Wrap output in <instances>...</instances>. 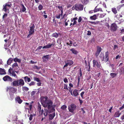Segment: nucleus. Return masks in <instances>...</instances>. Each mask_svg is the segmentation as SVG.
I'll use <instances>...</instances> for the list:
<instances>
[{
    "instance_id": "obj_1",
    "label": "nucleus",
    "mask_w": 124,
    "mask_h": 124,
    "mask_svg": "<svg viewBox=\"0 0 124 124\" xmlns=\"http://www.w3.org/2000/svg\"><path fill=\"white\" fill-rule=\"evenodd\" d=\"M48 98L46 96H41L40 98V101L44 107H47V109H49L50 107H52L53 102L51 100H48Z\"/></svg>"
},
{
    "instance_id": "obj_2",
    "label": "nucleus",
    "mask_w": 124,
    "mask_h": 124,
    "mask_svg": "<svg viewBox=\"0 0 124 124\" xmlns=\"http://www.w3.org/2000/svg\"><path fill=\"white\" fill-rule=\"evenodd\" d=\"M17 89L14 87H10L9 94L10 97L12 98V99L14 97V93L16 94L17 93Z\"/></svg>"
},
{
    "instance_id": "obj_3",
    "label": "nucleus",
    "mask_w": 124,
    "mask_h": 124,
    "mask_svg": "<svg viewBox=\"0 0 124 124\" xmlns=\"http://www.w3.org/2000/svg\"><path fill=\"white\" fill-rule=\"evenodd\" d=\"M55 110L54 108L53 107H50L49 109H46L45 110V111L44 113V115L45 116H47L48 113H50L53 112Z\"/></svg>"
},
{
    "instance_id": "obj_4",
    "label": "nucleus",
    "mask_w": 124,
    "mask_h": 124,
    "mask_svg": "<svg viewBox=\"0 0 124 124\" xmlns=\"http://www.w3.org/2000/svg\"><path fill=\"white\" fill-rule=\"evenodd\" d=\"M84 6L83 5L80 4H76L75 5V9L77 11H81L83 10Z\"/></svg>"
},
{
    "instance_id": "obj_5",
    "label": "nucleus",
    "mask_w": 124,
    "mask_h": 124,
    "mask_svg": "<svg viewBox=\"0 0 124 124\" xmlns=\"http://www.w3.org/2000/svg\"><path fill=\"white\" fill-rule=\"evenodd\" d=\"M93 67H96L98 68L101 69L102 66L100 62H98L96 60H93Z\"/></svg>"
},
{
    "instance_id": "obj_6",
    "label": "nucleus",
    "mask_w": 124,
    "mask_h": 124,
    "mask_svg": "<svg viewBox=\"0 0 124 124\" xmlns=\"http://www.w3.org/2000/svg\"><path fill=\"white\" fill-rule=\"evenodd\" d=\"M76 106L74 104L72 103L68 107L69 111L71 113H73L76 110Z\"/></svg>"
},
{
    "instance_id": "obj_7",
    "label": "nucleus",
    "mask_w": 124,
    "mask_h": 124,
    "mask_svg": "<svg viewBox=\"0 0 124 124\" xmlns=\"http://www.w3.org/2000/svg\"><path fill=\"white\" fill-rule=\"evenodd\" d=\"M103 57L101 59L102 61H104L105 62H107L109 60V53L108 51L105 53V54L104 56L103 54Z\"/></svg>"
},
{
    "instance_id": "obj_8",
    "label": "nucleus",
    "mask_w": 124,
    "mask_h": 124,
    "mask_svg": "<svg viewBox=\"0 0 124 124\" xmlns=\"http://www.w3.org/2000/svg\"><path fill=\"white\" fill-rule=\"evenodd\" d=\"M52 40L53 41V42L51 44H50V43L45 46H44L43 47V48H50L52 46H54L55 44V41L54 39H53Z\"/></svg>"
},
{
    "instance_id": "obj_9",
    "label": "nucleus",
    "mask_w": 124,
    "mask_h": 124,
    "mask_svg": "<svg viewBox=\"0 0 124 124\" xmlns=\"http://www.w3.org/2000/svg\"><path fill=\"white\" fill-rule=\"evenodd\" d=\"M31 26L30 25V29L29 31V33H30V34H32L34 32V29L35 28V26L34 24L33 23H31Z\"/></svg>"
},
{
    "instance_id": "obj_10",
    "label": "nucleus",
    "mask_w": 124,
    "mask_h": 124,
    "mask_svg": "<svg viewBox=\"0 0 124 124\" xmlns=\"http://www.w3.org/2000/svg\"><path fill=\"white\" fill-rule=\"evenodd\" d=\"M8 3H6L5 5H3V10L5 12H6L7 10H9V8L11 6V4H9Z\"/></svg>"
},
{
    "instance_id": "obj_11",
    "label": "nucleus",
    "mask_w": 124,
    "mask_h": 124,
    "mask_svg": "<svg viewBox=\"0 0 124 124\" xmlns=\"http://www.w3.org/2000/svg\"><path fill=\"white\" fill-rule=\"evenodd\" d=\"M69 91L70 92L71 95L73 96L74 95L75 97H76L79 94L78 93V90L77 89L74 90L72 93V90H69Z\"/></svg>"
},
{
    "instance_id": "obj_12",
    "label": "nucleus",
    "mask_w": 124,
    "mask_h": 124,
    "mask_svg": "<svg viewBox=\"0 0 124 124\" xmlns=\"http://www.w3.org/2000/svg\"><path fill=\"white\" fill-rule=\"evenodd\" d=\"M117 28L116 24L115 23H112L110 27V30L112 31H116Z\"/></svg>"
},
{
    "instance_id": "obj_13",
    "label": "nucleus",
    "mask_w": 124,
    "mask_h": 124,
    "mask_svg": "<svg viewBox=\"0 0 124 124\" xmlns=\"http://www.w3.org/2000/svg\"><path fill=\"white\" fill-rule=\"evenodd\" d=\"M3 79L5 81H10L12 82L13 81L12 79L8 75H6L3 77Z\"/></svg>"
},
{
    "instance_id": "obj_14",
    "label": "nucleus",
    "mask_w": 124,
    "mask_h": 124,
    "mask_svg": "<svg viewBox=\"0 0 124 124\" xmlns=\"http://www.w3.org/2000/svg\"><path fill=\"white\" fill-rule=\"evenodd\" d=\"M97 50L95 53V55L96 57H97L98 56L100 52L101 51L102 49L101 47L98 46L97 47Z\"/></svg>"
},
{
    "instance_id": "obj_15",
    "label": "nucleus",
    "mask_w": 124,
    "mask_h": 124,
    "mask_svg": "<svg viewBox=\"0 0 124 124\" xmlns=\"http://www.w3.org/2000/svg\"><path fill=\"white\" fill-rule=\"evenodd\" d=\"M19 81L18 80H15L13 81L11 83V85L13 86L17 87L19 86Z\"/></svg>"
},
{
    "instance_id": "obj_16",
    "label": "nucleus",
    "mask_w": 124,
    "mask_h": 124,
    "mask_svg": "<svg viewBox=\"0 0 124 124\" xmlns=\"http://www.w3.org/2000/svg\"><path fill=\"white\" fill-rule=\"evenodd\" d=\"M49 58V55H44L42 57L43 61L44 62H46L48 60Z\"/></svg>"
},
{
    "instance_id": "obj_17",
    "label": "nucleus",
    "mask_w": 124,
    "mask_h": 124,
    "mask_svg": "<svg viewBox=\"0 0 124 124\" xmlns=\"http://www.w3.org/2000/svg\"><path fill=\"white\" fill-rule=\"evenodd\" d=\"M33 102H32L30 104H29V103H25V105L26 106V107H29V108H27V109L28 110H31L32 106V105L31 104V103Z\"/></svg>"
},
{
    "instance_id": "obj_18",
    "label": "nucleus",
    "mask_w": 124,
    "mask_h": 124,
    "mask_svg": "<svg viewBox=\"0 0 124 124\" xmlns=\"http://www.w3.org/2000/svg\"><path fill=\"white\" fill-rule=\"evenodd\" d=\"M18 80L19 81V86H23L24 85V82L23 79H20Z\"/></svg>"
},
{
    "instance_id": "obj_19",
    "label": "nucleus",
    "mask_w": 124,
    "mask_h": 124,
    "mask_svg": "<svg viewBox=\"0 0 124 124\" xmlns=\"http://www.w3.org/2000/svg\"><path fill=\"white\" fill-rule=\"evenodd\" d=\"M55 116V114L54 113L50 114L49 115V121L53 119Z\"/></svg>"
},
{
    "instance_id": "obj_20",
    "label": "nucleus",
    "mask_w": 124,
    "mask_h": 124,
    "mask_svg": "<svg viewBox=\"0 0 124 124\" xmlns=\"http://www.w3.org/2000/svg\"><path fill=\"white\" fill-rule=\"evenodd\" d=\"M16 100L19 104H21L23 101L22 100H21L19 96H18L16 98Z\"/></svg>"
},
{
    "instance_id": "obj_21",
    "label": "nucleus",
    "mask_w": 124,
    "mask_h": 124,
    "mask_svg": "<svg viewBox=\"0 0 124 124\" xmlns=\"http://www.w3.org/2000/svg\"><path fill=\"white\" fill-rule=\"evenodd\" d=\"M6 73L5 71V70L1 68H0V74L1 75H3L6 74Z\"/></svg>"
},
{
    "instance_id": "obj_22",
    "label": "nucleus",
    "mask_w": 124,
    "mask_h": 124,
    "mask_svg": "<svg viewBox=\"0 0 124 124\" xmlns=\"http://www.w3.org/2000/svg\"><path fill=\"white\" fill-rule=\"evenodd\" d=\"M121 113H119V111H117L115 112L114 115V116L115 117H118L121 115Z\"/></svg>"
},
{
    "instance_id": "obj_23",
    "label": "nucleus",
    "mask_w": 124,
    "mask_h": 124,
    "mask_svg": "<svg viewBox=\"0 0 124 124\" xmlns=\"http://www.w3.org/2000/svg\"><path fill=\"white\" fill-rule=\"evenodd\" d=\"M70 50L72 52L73 54H76L78 53V52L74 48L70 49Z\"/></svg>"
},
{
    "instance_id": "obj_24",
    "label": "nucleus",
    "mask_w": 124,
    "mask_h": 124,
    "mask_svg": "<svg viewBox=\"0 0 124 124\" xmlns=\"http://www.w3.org/2000/svg\"><path fill=\"white\" fill-rule=\"evenodd\" d=\"M13 61V59L10 58L9 59L7 62V63L8 65H10L12 62Z\"/></svg>"
},
{
    "instance_id": "obj_25",
    "label": "nucleus",
    "mask_w": 124,
    "mask_h": 124,
    "mask_svg": "<svg viewBox=\"0 0 124 124\" xmlns=\"http://www.w3.org/2000/svg\"><path fill=\"white\" fill-rule=\"evenodd\" d=\"M120 74L122 75L124 74V67H122L120 69L119 71Z\"/></svg>"
},
{
    "instance_id": "obj_26",
    "label": "nucleus",
    "mask_w": 124,
    "mask_h": 124,
    "mask_svg": "<svg viewBox=\"0 0 124 124\" xmlns=\"http://www.w3.org/2000/svg\"><path fill=\"white\" fill-rule=\"evenodd\" d=\"M13 60L15 62H17L19 63H20L21 61V60L18 59L17 57L14 58Z\"/></svg>"
},
{
    "instance_id": "obj_27",
    "label": "nucleus",
    "mask_w": 124,
    "mask_h": 124,
    "mask_svg": "<svg viewBox=\"0 0 124 124\" xmlns=\"http://www.w3.org/2000/svg\"><path fill=\"white\" fill-rule=\"evenodd\" d=\"M12 69H13L15 67H18V66L17 62H15L14 63L12 66Z\"/></svg>"
},
{
    "instance_id": "obj_28",
    "label": "nucleus",
    "mask_w": 124,
    "mask_h": 124,
    "mask_svg": "<svg viewBox=\"0 0 124 124\" xmlns=\"http://www.w3.org/2000/svg\"><path fill=\"white\" fill-rule=\"evenodd\" d=\"M33 79L34 81H36L38 82H39L41 81V80L39 78L34 77H33Z\"/></svg>"
},
{
    "instance_id": "obj_29",
    "label": "nucleus",
    "mask_w": 124,
    "mask_h": 124,
    "mask_svg": "<svg viewBox=\"0 0 124 124\" xmlns=\"http://www.w3.org/2000/svg\"><path fill=\"white\" fill-rule=\"evenodd\" d=\"M117 74L116 73H110V75L112 78H113L116 76Z\"/></svg>"
},
{
    "instance_id": "obj_30",
    "label": "nucleus",
    "mask_w": 124,
    "mask_h": 124,
    "mask_svg": "<svg viewBox=\"0 0 124 124\" xmlns=\"http://www.w3.org/2000/svg\"><path fill=\"white\" fill-rule=\"evenodd\" d=\"M52 36L53 37L57 38L58 36V34L57 33L55 32L53 33L52 35Z\"/></svg>"
},
{
    "instance_id": "obj_31",
    "label": "nucleus",
    "mask_w": 124,
    "mask_h": 124,
    "mask_svg": "<svg viewBox=\"0 0 124 124\" xmlns=\"http://www.w3.org/2000/svg\"><path fill=\"white\" fill-rule=\"evenodd\" d=\"M22 90L23 91H27L29 90V88L26 86H23L22 87Z\"/></svg>"
},
{
    "instance_id": "obj_32",
    "label": "nucleus",
    "mask_w": 124,
    "mask_h": 124,
    "mask_svg": "<svg viewBox=\"0 0 124 124\" xmlns=\"http://www.w3.org/2000/svg\"><path fill=\"white\" fill-rule=\"evenodd\" d=\"M112 12L115 14L116 15V14L117 13V11L116 9L115 8H112Z\"/></svg>"
},
{
    "instance_id": "obj_33",
    "label": "nucleus",
    "mask_w": 124,
    "mask_h": 124,
    "mask_svg": "<svg viewBox=\"0 0 124 124\" xmlns=\"http://www.w3.org/2000/svg\"><path fill=\"white\" fill-rule=\"evenodd\" d=\"M90 18L91 20H95L96 19V15L90 16Z\"/></svg>"
},
{
    "instance_id": "obj_34",
    "label": "nucleus",
    "mask_w": 124,
    "mask_h": 124,
    "mask_svg": "<svg viewBox=\"0 0 124 124\" xmlns=\"http://www.w3.org/2000/svg\"><path fill=\"white\" fill-rule=\"evenodd\" d=\"M11 74H12V76H14L15 77H16V78H17V76L16 75L15 72V71H12Z\"/></svg>"
},
{
    "instance_id": "obj_35",
    "label": "nucleus",
    "mask_w": 124,
    "mask_h": 124,
    "mask_svg": "<svg viewBox=\"0 0 124 124\" xmlns=\"http://www.w3.org/2000/svg\"><path fill=\"white\" fill-rule=\"evenodd\" d=\"M22 8V10L23 12H24L26 10V9L24 6V5L23 4H21Z\"/></svg>"
},
{
    "instance_id": "obj_36",
    "label": "nucleus",
    "mask_w": 124,
    "mask_h": 124,
    "mask_svg": "<svg viewBox=\"0 0 124 124\" xmlns=\"http://www.w3.org/2000/svg\"><path fill=\"white\" fill-rule=\"evenodd\" d=\"M8 14L5 13L3 16L2 19L3 20H5V18L7 16Z\"/></svg>"
},
{
    "instance_id": "obj_37",
    "label": "nucleus",
    "mask_w": 124,
    "mask_h": 124,
    "mask_svg": "<svg viewBox=\"0 0 124 124\" xmlns=\"http://www.w3.org/2000/svg\"><path fill=\"white\" fill-rule=\"evenodd\" d=\"M67 63L68 65L70 66L72 64H73V62L71 60H70L68 61Z\"/></svg>"
},
{
    "instance_id": "obj_38",
    "label": "nucleus",
    "mask_w": 124,
    "mask_h": 124,
    "mask_svg": "<svg viewBox=\"0 0 124 124\" xmlns=\"http://www.w3.org/2000/svg\"><path fill=\"white\" fill-rule=\"evenodd\" d=\"M67 108V106L65 105H63L61 107V109L63 110H64Z\"/></svg>"
},
{
    "instance_id": "obj_39",
    "label": "nucleus",
    "mask_w": 124,
    "mask_h": 124,
    "mask_svg": "<svg viewBox=\"0 0 124 124\" xmlns=\"http://www.w3.org/2000/svg\"><path fill=\"white\" fill-rule=\"evenodd\" d=\"M43 8V7L41 4H40L38 7V9L39 10H41Z\"/></svg>"
},
{
    "instance_id": "obj_40",
    "label": "nucleus",
    "mask_w": 124,
    "mask_h": 124,
    "mask_svg": "<svg viewBox=\"0 0 124 124\" xmlns=\"http://www.w3.org/2000/svg\"><path fill=\"white\" fill-rule=\"evenodd\" d=\"M36 92V91H32L31 93V96H34L35 95Z\"/></svg>"
},
{
    "instance_id": "obj_41",
    "label": "nucleus",
    "mask_w": 124,
    "mask_h": 124,
    "mask_svg": "<svg viewBox=\"0 0 124 124\" xmlns=\"http://www.w3.org/2000/svg\"><path fill=\"white\" fill-rule=\"evenodd\" d=\"M35 84V83L34 81H31L29 84L30 86L34 85Z\"/></svg>"
},
{
    "instance_id": "obj_42",
    "label": "nucleus",
    "mask_w": 124,
    "mask_h": 124,
    "mask_svg": "<svg viewBox=\"0 0 124 124\" xmlns=\"http://www.w3.org/2000/svg\"><path fill=\"white\" fill-rule=\"evenodd\" d=\"M85 93V92H83L80 93V95L82 99H84V94Z\"/></svg>"
},
{
    "instance_id": "obj_43",
    "label": "nucleus",
    "mask_w": 124,
    "mask_h": 124,
    "mask_svg": "<svg viewBox=\"0 0 124 124\" xmlns=\"http://www.w3.org/2000/svg\"><path fill=\"white\" fill-rule=\"evenodd\" d=\"M38 110L39 111V112H41V105H39L38 106Z\"/></svg>"
},
{
    "instance_id": "obj_44",
    "label": "nucleus",
    "mask_w": 124,
    "mask_h": 124,
    "mask_svg": "<svg viewBox=\"0 0 124 124\" xmlns=\"http://www.w3.org/2000/svg\"><path fill=\"white\" fill-rule=\"evenodd\" d=\"M82 20V19L81 16H80L79 18L78 19V22L79 23Z\"/></svg>"
},
{
    "instance_id": "obj_45",
    "label": "nucleus",
    "mask_w": 124,
    "mask_h": 124,
    "mask_svg": "<svg viewBox=\"0 0 124 124\" xmlns=\"http://www.w3.org/2000/svg\"><path fill=\"white\" fill-rule=\"evenodd\" d=\"M4 48L7 50V52L8 53H10L11 52V51L9 49L6 47H4Z\"/></svg>"
},
{
    "instance_id": "obj_46",
    "label": "nucleus",
    "mask_w": 124,
    "mask_h": 124,
    "mask_svg": "<svg viewBox=\"0 0 124 124\" xmlns=\"http://www.w3.org/2000/svg\"><path fill=\"white\" fill-rule=\"evenodd\" d=\"M63 81L65 83H67L68 82V80L67 78H65L63 79Z\"/></svg>"
},
{
    "instance_id": "obj_47",
    "label": "nucleus",
    "mask_w": 124,
    "mask_h": 124,
    "mask_svg": "<svg viewBox=\"0 0 124 124\" xmlns=\"http://www.w3.org/2000/svg\"><path fill=\"white\" fill-rule=\"evenodd\" d=\"M58 8L61 11L63 10V8L62 6H58Z\"/></svg>"
},
{
    "instance_id": "obj_48",
    "label": "nucleus",
    "mask_w": 124,
    "mask_h": 124,
    "mask_svg": "<svg viewBox=\"0 0 124 124\" xmlns=\"http://www.w3.org/2000/svg\"><path fill=\"white\" fill-rule=\"evenodd\" d=\"M89 0H83L84 3L85 4H87L89 2Z\"/></svg>"
},
{
    "instance_id": "obj_49",
    "label": "nucleus",
    "mask_w": 124,
    "mask_h": 124,
    "mask_svg": "<svg viewBox=\"0 0 124 124\" xmlns=\"http://www.w3.org/2000/svg\"><path fill=\"white\" fill-rule=\"evenodd\" d=\"M69 85L70 86V87H69V88L70 89H71V87H73V85L71 83L69 84Z\"/></svg>"
},
{
    "instance_id": "obj_50",
    "label": "nucleus",
    "mask_w": 124,
    "mask_h": 124,
    "mask_svg": "<svg viewBox=\"0 0 124 124\" xmlns=\"http://www.w3.org/2000/svg\"><path fill=\"white\" fill-rule=\"evenodd\" d=\"M64 89H66V90H68V88L67 87V85L66 84H64Z\"/></svg>"
},
{
    "instance_id": "obj_51",
    "label": "nucleus",
    "mask_w": 124,
    "mask_h": 124,
    "mask_svg": "<svg viewBox=\"0 0 124 124\" xmlns=\"http://www.w3.org/2000/svg\"><path fill=\"white\" fill-rule=\"evenodd\" d=\"M32 114H30V116L29 118V120L30 121H31L32 120Z\"/></svg>"
},
{
    "instance_id": "obj_52",
    "label": "nucleus",
    "mask_w": 124,
    "mask_h": 124,
    "mask_svg": "<svg viewBox=\"0 0 124 124\" xmlns=\"http://www.w3.org/2000/svg\"><path fill=\"white\" fill-rule=\"evenodd\" d=\"M33 68L34 69L37 70L39 69V68L36 66H34L33 67Z\"/></svg>"
},
{
    "instance_id": "obj_53",
    "label": "nucleus",
    "mask_w": 124,
    "mask_h": 124,
    "mask_svg": "<svg viewBox=\"0 0 124 124\" xmlns=\"http://www.w3.org/2000/svg\"><path fill=\"white\" fill-rule=\"evenodd\" d=\"M37 63V62H35L32 60L30 62V63H31V64H32L36 63Z\"/></svg>"
},
{
    "instance_id": "obj_54",
    "label": "nucleus",
    "mask_w": 124,
    "mask_h": 124,
    "mask_svg": "<svg viewBox=\"0 0 124 124\" xmlns=\"http://www.w3.org/2000/svg\"><path fill=\"white\" fill-rule=\"evenodd\" d=\"M79 101L80 104V105H81L83 103V101L82 100H81L80 98L79 99Z\"/></svg>"
},
{
    "instance_id": "obj_55",
    "label": "nucleus",
    "mask_w": 124,
    "mask_h": 124,
    "mask_svg": "<svg viewBox=\"0 0 124 124\" xmlns=\"http://www.w3.org/2000/svg\"><path fill=\"white\" fill-rule=\"evenodd\" d=\"M27 78H28V76H25L23 78L25 82H27Z\"/></svg>"
},
{
    "instance_id": "obj_56",
    "label": "nucleus",
    "mask_w": 124,
    "mask_h": 124,
    "mask_svg": "<svg viewBox=\"0 0 124 124\" xmlns=\"http://www.w3.org/2000/svg\"><path fill=\"white\" fill-rule=\"evenodd\" d=\"M42 83L40 82L37 83V85L38 86H40L41 85Z\"/></svg>"
},
{
    "instance_id": "obj_57",
    "label": "nucleus",
    "mask_w": 124,
    "mask_h": 124,
    "mask_svg": "<svg viewBox=\"0 0 124 124\" xmlns=\"http://www.w3.org/2000/svg\"><path fill=\"white\" fill-rule=\"evenodd\" d=\"M61 16V15L59 14L58 15H57L56 16V18L57 19L60 18Z\"/></svg>"
},
{
    "instance_id": "obj_58",
    "label": "nucleus",
    "mask_w": 124,
    "mask_h": 124,
    "mask_svg": "<svg viewBox=\"0 0 124 124\" xmlns=\"http://www.w3.org/2000/svg\"><path fill=\"white\" fill-rule=\"evenodd\" d=\"M27 81L28 82H30L31 81V80L30 78H28H28H27Z\"/></svg>"
},
{
    "instance_id": "obj_59",
    "label": "nucleus",
    "mask_w": 124,
    "mask_h": 124,
    "mask_svg": "<svg viewBox=\"0 0 124 124\" xmlns=\"http://www.w3.org/2000/svg\"><path fill=\"white\" fill-rule=\"evenodd\" d=\"M121 119L122 120H124V114L121 117Z\"/></svg>"
},
{
    "instance_id": "obj_60",
    "label": "nucleus",
    "mask_w": 124,
    "mask_h": 124,
    "mask_svg": "<svg viewBox=\"0 0 124 124\" xmlns=\"http://www.w3.org/2000/svg\"><path fill=\"white\" fill-rule=\"evenodd\" d=\"M120 33L121 34L124 33V29H122L121 30Z\"/></svg>"
},
{
    "instance_id": "obj_61",
    "label": "nucleus",
    "mask_w": 124,
    "mask_h": 124,
    "mask_svg": "<svg viewBox=\"0 0 124 124\" xmlns=\"http://www.w3.org/2000/svg\"><path fill=\"white\" fill-rule=\"evenodd\" d=\"M118 48V46L116 45H114V49H115L116 48Z\"/></svg>"
},
{
    "instance_id": "obj_62",
    "label": "nucleus",
    "mask_w": 124,
    "mask_h": 124,
    "mask_svg": "<svg viewBox=\"0 0 124 124\" xmlns=\"http://www.w3.org/2000/svg\"><path fill=\"white\" fill-rule=\"evenodd\" d=\"M12 68L9 69L8 70V72L10 74H11L12 72Z\"/></svg>"
},
{
    "instance_id": "obj_63",
    "label": "nucleus",
    "mask_w": 124,
    "mask_h": 124,
    "mask_svg": "<svg viewBox=\"0 0 124 124\" xmlns=\"http://www.w3.org/2000/svg\"><path fill=\"white\" fill-rule=\"evenodd\" d=\"M91 34V32L90 31H87V35H90Z\"/></svg>"
},
{
    "instance_id": "obj_64",
    "label": "nucleus",
    "mask_w": 124,
    "mask_h": 124,
    "mask_svg": "<svg viewBox=\"0 0 124 124\" xmlns=\"http://www.w3.org/2000/svg\"><path fill=\"white\" fill-rule=\"evenodd\" d=\"M77 22L76 21H74V22L73 23V25H76Z\"/></svg>"
}]
</instances>
